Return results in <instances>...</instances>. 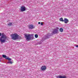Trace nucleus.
Masks as SVG:
<instances>
[{
  "mask_svg": "<svg viewBox=\"0 0 78 78\" xmlns=\"http://www.w3.org/2000/svg\"><path fill=\"white\" fill-rule=\"evenodd\" d=\"M58 29L59 28L57 27L56 29H55L54 30L52 33V34H50V33H48V34L45 37L46 39H48L49 38L50 36H52L53 34H56V33H58Z\"/></svg>",
  "mask_w": 78,
  "mask_h": 78,
  "instance_id": "nucleus-1",
  "label": "nucleus"
},
{
  "mask_svg": "<svg viewBox=\"0 0 78 78\" xmlns=\"http://www.w3.org/2000/svg\"><path fill=\"white\" fill-rule=\"evenodd\" d=\"M7 39V37L6 35L4 33L2 34V36L0 38V41L1 42V43H5L6 42V39Z\"/></svg>",
  "mask_w": 78,
  "mask_h": 78,
  "instance_id": "nucleus-2",
  "label": "nucleus"
},
{
  "mask_svg": "<svg viewBox=\"0 0 78 78\" xmlns=\"http://www.w3.org/2000/svg\"><path fill=\"white\" fill-rule=\"evenodd\" d=\"M12 39L13 40H16L19 38V35L17 34H14L11 35Z\"/></svg>",
  "mask_w": 78,
  "mask_h": 78,
  "instance_id": "nucleus-3",
  "label": "nucleus"
},
{
  "mask_svg": "<svg viewBox=\"0 0 78 78\" xmlns=\"http://www.w3.org/2000/svg\"><path fill=\"white\" fill-rule=\"evenodd\" d=\"M31 36H33L32 34L31 35L30 34H25V37L26 38L27 40V41H29L30 40V39H31Z\"/></svg>",
  "mask_w": 78,
  "mask_h": 78,
  "instance_id": "nucleus-4",
  "label": "nucleus"
},
{
  "mask_svg": "<svg viewBox=\"0 0 78 78\" xmlns=\"http://www.w3.org/2000/svg\"><path fill=\"white\" fill-rule=\"evenodd\" d=\"M26 10V8L25 6H22L21 7L20 11L21 12H23V11H25Z\"/></svg>",
  "mask_w": 78,
  "mask_h": 78,
  "instance_id": "nucleus-5",
  "label": "nucleus"
},
{
  "mask_svg": "<svg viewBox=\"0 0 78 78\" xmlns=\"http://www.w3.org/2000/svg\"><path fill=\"white\" fill-rule=\"evenodd\" d=\"M29 29H33L34 28V26L33 25H30L29 26Z\"/></svg>",
  "mask_w": 78,
  "mask_h": 78,
  "instance_id": "nucleus-6",
  "label": "nucleus"
},
{
  "mask_svg": "<svg viewBox=\"0 0 78 78\" xmlns=\"http://www.w3.org/2000/svg\"><path fill=\"white\" fill-rule=\"evenodd\" d=\"M64 22L65 23H67L69 22V20L67 18H65L64 20Z\"/></svg>",
  "mask_w": 78,
  "mask_h": 78,
  "instance_id": "nucleus-7",
  "label": "nucleus"
},
{
  "mask_svg": "<svg viewBox=\"0 0 78 78\" xmlns=\"http://www.w3.org/2000/svg\"><path fill=\"white\" fill-rule=\"evenodd\" d=\"M41 69L42 70H45L46 69V66H42L41 67Z\"/></svg>",
  "mask_w": 78,
  "mask_h": 78,
  "instance_id": "nucleus-8",
  "label": "nucleus"
},
{
  "mask_svg": "<svg viewBox=\"0 0 78 78\" xmlns=\"http://www.w3.org/2000/svg\"><path fill=\"white\" fill-rule=\"evenodd\" d=\"M57 78H67L66 76H57Z\"/></svg>",
  "mask_w": 78,
  "mask_h": 78,
  "instance_id": "nucleus-9",
  "label": "nucleus"
},
{
  "mask_svg": "<svg viewBox=\"0 0 78 78\" xmlns=\"http://www.w3.org/2000/svg\"><path fill=\"white\" fill-rule=\"evenodd\" d=\"M12 25V23H9V24H8V26H9L10 27V26H11Z\"/></svg>",
  "mask_w": 78,
  "mask_h": 78,
  "instance_id": "nucleus-10",
  "label": "nucleus"
},
{
  "mask_svg": "<svg viewBox=\"0 0 78 78\" xmlns=\"http://www.w3.org/2000/svg\"><path fill=\"white\" fill-rule=\"evenodd\" d=\"M59 20L60 21H61V22H64V20H63L62 18H61Z\"/></svg>",
  "mask_w": 78,
  "mask_h": 78,
  "instance_id": "nucleus-11",
  "label": "nucleus"
},
{
  "mask_svg": "<svg viewBox=\"0 0 78 78\" xmlns=\"http://www.w3.org/2000/svg\"><path fill=\"white\" fill-rule=\"evenodd\" d=\"M59 30L61 32H62L63 31V29L62 28H60L59 29Z\"/></svg>",
  "mask_w": 78,
  "mask_h": 78,
  "instance_id": "nucleus-12",
  "label": "nucleus"
},
{
  "mask_svg": "<svg viewBox=\"0 0 78 78\" xmlns=\"http://www.w3.org/2000/svg\"><path fill=\"white\" fill-rule=\"evenodd\" d=\"M35 37L36 38H37V37H38V35H37V34H36L35 35Z\"/></svg>",
  "mask_w": 78,
  "mask_h": 78,
  "instance_id": "nucleus-13",
  "label": "nucleus"
},
{
  "mask_svg": "<svg viewBox=\"0 0 78 78\" xmlns=\"http://www.w3.org/2000/svg\"><path fill=\"white\" fill-rule=\"evenodd\" d=\"M9 64H12V62L11 61H9L8 62Z\"/></svg>",
  "mask_w": 78,
  "mask_h": 78,
  "instance_id": "nucleus-14",
  "label": "nucleus"
},
{
  "mask_svg": "<svg viewBox=\"0 0 78 78\" xmlns=\"http://www.w3.org/2000/svg\"><path fill=\"white\" fill-rule=\"evenodd\" d=\"M6 56L5 55H2V57L3 58H5V57H6Z\"/></svg>",
  "mask_w": 78,
  "mask_h": 78,
  "instance_id": "nucleus-15",
  "label": "nucleus"
},
{
  "mask_svg": "<svg viewBox=\"0 0 78 78\" xmlns=\"http://www.w3.org/2000/svg\"><path fill=\"white\" fill-rule=\"evenodd\" d=\"M9 58H8V57H7L6 56V57H5V59H8Z\"/></svg>",
  "mask_w": 78,
  "mask_h": 78,
  "instance_id": "nucleus-16",
  "label": "nucleus"
},
{
  "mask_svg": "<svg viewBox=\"0 0 78 78\" xmlns=\"http://www.w3.org/2000/svg\"><path fill=\"white\" fill-rule=\"evenodd\" d=\"M8 60H9V61H11V59L9 58H8Z\"/></svg>",
  "mask_w": 78,
  "mask_h": 78,
  "instance_id": "nucleus-17",
  "label": "nucleus"
},
{
  "mask_svg": "<svg viewBox=\"0 0 78 78\" xmlns=\"http://www.w3.org/2000/svg\"><path fill=\"white\" fill-rule=\"evenodd\" d=\"M41 42H40V43H38V44H41Z\"/></svg>",
  "mask_w": 78,
  "mask_h": 78,
  "instance_id": "nucleus-18",
  "label": "nucleus"
},
{
  "mask_svg": "<svg viewBox=\"0 0 78 78\" xmlns=\"http://www.w3.org/2000/svg\"><path fill=\"white\" fill-rule=\"evenodd\" d=\"M41 25H43V23H41Z\"/></svg>",
  "mask_w": 78,
  "mask_h": 78,
  "instance_id": "nucleus-19",
  "label": "nucleus"
},
{
  "mask_svg": "<svg viewBox=\"0 0 78 78\" xmlns=\"http://www.w3.org/2000/svg\"><path fill=\"white\" fill-rule=\"evenodd\" d=\"M76 47H78V45H76Z\"/></svg>",
  "mask_w": 78,
  "mask_h": 78,
  "instance_id": "nucleus-20",
  "label": "nucleus"
},
{
  "mask_svg": "<svg viewBox=\"0 0 78 78\" xmlns=\"http://www.w3.org/2000/svg\"><path fill=\"white\" fill-rule=\"evenodd\" d=\"M2 36V34L0 33V36Z\"/></svg>",
  "mask_w": 78,
  "mask_h": 78,
  "instance_id": "nucleus-21",
  "label": "nucleus"
},
{
  "mask_svg": "<svg viewBox=\"0 0 78 78\" xmlns=\"http://www.w3.org/2000/svg\"><path fill=\"white\" fill-rule=\"evenodd\" d=\"M38 23V24H40L41 22H39Z\"/></svg>",
  "mask_w": 78,
  "mask_h": 78,
  "instance_id": "nucleus-22",
  "label": "nucleus"
}]
</instances>
